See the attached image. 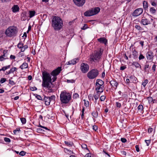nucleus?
<instances>
[{
	"mask_svg": "<svg viewBox=\"0 0 157 157\" xmlns=\"http://www.w3.org/2000/svg\"><path fill=\"white\" fill-rule=\"evenodd\" d=\"M105 99V97L104 96H102L100 97V99L101 101H104Z\"/></svg>",
	"mask_w": 157,
	"mask_h": 157,
	"instance_id": "nucleus-45",
	"label": "nucleus"
},
{
	"mask_svg": "<svg viewBox=\"0 0 157 157\" xmlns=\"http://www.w3.org/2000/svg\"><path fill=\"white\" fill-rule=\"evenodd\" d=\"M52 85H50L49 87H47L48 89V93H51V92H53V90L52 88V87H53V86L52 87Z\"/></svg>",
	"mask_w": 157,
	"mask_h": 157,
	"instance_id": "nucleus-32",
	"label": "nucleus"
},
{
	"mask_svg": "<svg viewBox=\"0 0 157 157\" xmlns=\"http://www.w3.org/2000/svg\"><path fill=\"white\" fill-rule=\"evenodd\" d=\"M28 67V63H24L20 67L22 70L27 68Z\"/></svg>",
	"mask_w": 157,
	"mask_h": 157,
	"instance_id": "nucleus-20",
	"label": "nucleus"
},
{
	"mask_svg": "<svg viewBox=\"0 0 157 157\" xmlns=\"http://www.w3.org/2000/svg\"><path fill=\"white\" fill-rule=\"evenodd\" d=\"M28 48V45H25L23 46L22 48L21 49V52H23L25 51V49H27Z\"/></svg>",
	"mask_w": 157,
	"mask_h": 157,
	"instance_id": "nucleus-34",
	"label": "nucleus"
},
{
	"mask_svg": "<svg viewBox=\"0 0 157 157\" xmlns=\"http://www.w3.org/2000/svg\"><path fill=\"white\" fill-rule=\"evenodd\" d=\"M150 11L152 14H155L156 13V10L154 7H152L150 9Z\"/></svg>",
	"mask_w": 157,
	"mask_h": 157,
	"instance_id": "nucleus-29",
	"label": "nucleus"
},
{
	"mask_svg": "<svg viewBox=\"0 0 157 157\" xmlns=\"http://www.w3.org/2000/svg\"><path fill=\"white\" fill-rule=\"evenodd\" d=\"M42 86L44 87H49L50 85H52V79L50 74L45 71L42 72Z\"/></svg>",
	"mask_w": 157,
	"mask_h": 157,
	"instance_id": "nucleus-1",
	"label": "nucleus"
},
{
	"mask_svg": "<svg viewBox=\"0 0 157 157\" xmlns=\"http://www.w3.org/2000/svg\"><path fill=\"white\" fill-rule=\"evenodd\" d=\"M101 86L98 85L95 88V90L97 91V92L101 93L103 91V89L101 87Z\"/></svg>",
	"mask_w": 157,
	"mask_h": 157,
	"instance_id": "nucleus-17",
	"label": "nucleus"
},
{
	"mask_svg": "<svg viewBox=\"0 0 157 157\" xmlns=\"http://www.w3.org/2000/svg\"><path fill=\"white\" fill-rule=\"evenodd\" d=\"M90 155L91 154L90 153H88L86 155L85 157H91V156Z\"/></svg>",
	"mask_w": 157,
	"mask_h": 157,
	"instance_id": "nucleus-64",
	"label": "nucleus"
},
{
	"mask_svg": "<svg viewBox=\"0 0 157 157\" xmlns=\"http://www.w3.org/2000/svg\"><path fill=\"white\" fill-rule=\"evenodd\" d=\"M100 10V9L99 7L92 8L85 12L84 15L86 16H90L97 14Z\"/></svg>",
	"mask_w": 157,
	"mask_h": 157,
	"instance_id": "nucleus-6",
	"label": "nucleus"
},
{
	"mask_svg": "<svg viewBox=\"0 0 157 157\" xmlns=\"http://www.w3.org/2000/svg\"><path fill=\"white\" fill-rule=\"evenodd\" d=\"M143 6L144 8L145 9H146L148 7V3L147 2L144 1L143 2Z\"/></svg>",
	"mask_w": 157,
	"mask_h": 157,
	"instance_id": "nucleus-23",
	"label": "nucleus"
},
{
	"mask_svg": "<svg viewBox=\"0 0 157 157\" xmlns=\"http://www.w3.org/2000/svg\"><path fill=\"white\" fill-rule=\"evenodd\" d=\"M10 65H9L7 66H6L3 67L2 68V71H5L6 70H7V69L10 68Z\"/></svg>",
	"mask_w": 157,
	"mask_h": 157,
	"instance_id": "nucleus-35",
	"label": "nucleus"
},
{
	"mask_svg": "<svg viewBox=\"0 0 157 157\" xmlns=\"http://www.w3.org/2000/svg\"><path fill=\"white\" fill-rule=\"evenodd\" d=\"M71 95L66 91H62L60 94V100L63 104H67L69 103L71 98Z\"/></svg>",
	"mask_w": 157,
	"mask_h": 157,
	"instance_id": "nucleus-3",
	"label": "nucleus"
},
{
	"mask_svg": "<svg viewBox=\"0 0 157 157\" xmlns=\"http://www.w3.org/2000/svg\"><path fill=\"white\" fill-rule=\"evenodd\" d=\"M153 19L152 18L151 19V21H149L145 17H143L141 20L140 23L143 25H147L151 23L152 22Z\"/></svg>",
	"mask_w": 157,
	"mask_h": 157,
	"instance_id": "nucleus-10",
	"label": "nucleus"
},
{
	"mask_svg": "<svg viewBox=\"0 0 157 157\" xmlns=\"http://www.w3.org/2000/svg\"><path fill=\"white\" fill-rule=\"evenodd\" d=\"M52 25L55 30H59L63 26L62 19L58 16H54L52 20Z\"/></svg>",
	"mask_w": 157,
	"mask_h": 157,
	"instance_id": "nucleus-2",
	"label": "nucleus"
},
{
	"mask_svg": "<svg viewBox=\"0 0 157 157\" xmlns=\"http://www.w3.org/2000/svg\"><path fill=\"white\" fill-rule=\"evenodd\" d=\"M82 148H84V149H86L88 150L87 147V145L85 144H82Z\"/></svg>",
	"mask_w": 157,
	"mask_h": 157,
	"instance_id": "nucleus-47",
	"label": "nucleus"
},
{
	"mask_svg": "<svg viewBox=\"0 0 157 157\" xmlns=\"http://www.w3.org/2000/svg\"><path fill=\"white\" fill-rule=\"evenodd\" d=\"M17 33V29L16 27L10 26L6 29L5 34L7 36L11 37L15 36Z\"/></svg>",
	"mask_w": 157,
	"mask_h": 157,
	"instance_id": "nucleus-5",
	"label": "nucleus"
},
{
	"mask_svg": "<svg viewBox=\"0 0 157 157\" xmlns=\"http://www.w3.org/2000/svg\"><path fill=\"white\" fill-rule=\"evenodd\" d=\"M132 65L135 66L136 67L138 68L140 66V65L137 62H134L132 63Z\"/></svg>",
	"mask_w": 157,
	"mask_h": 157,
	"instance_id": "nucleus-22",
	"label": "nucleus"
},
{
	"mask_svg": "<svg viewBox=\"0 0 157 157\" xmlns=\"http://www.w3.org/2000/svg\"><path fill=\"white\" fill-rule=\"evenodd\" d=\"M126 68V66H121L120 67V69L121 70H124Z\"/></svg>",
	"mask_w": 157,
	"mask_h": 157,
	"instance_id": "nucleus-61",
	"label": "nucleus"
},
{
	"mask_svg": "<svg viewBox=\"0 0 157 157\" xmlns=\"http://www.w3.org/2000/svg\"><path fill=\"white\" fill-rule=\"evenodd\" d=\"M21 120L23 124H25L26 122V120L25 118H21Z\"/></svg>",
	"mask_w": 157,
	"mask_h": 157,
	"instance_id": "nucleus-38",
	"label": "nucleus"
},
{
	"mask_svg": "<svg viewBox=\"0 0 157 157\" xmlns=\"http://www.w3.org/2000/svg\"><path fill=\"white\" fill-rule=\"evenodd\" d=\"M110 83L113 87H115L116 88L118 85V83L115 80H112L110 82Z\"/></svg>",
	"mask_w": 157,
	"mask_h": 157,
	"instance_id": "nucleus-18",
	"label": "nucleus"
},
{
	"mask_svg": "<svg viewBox=\"0 0 157 157\" xmlns=\"http://www.w3.org/2000/svg\"><path fill=\"white\" fill-rule=\"evenodd\" d=\"M36 98H37V99L38 100H42V97L39 95L36 94Z\"/></svg>",
	"mask_w": 157,
	"mask_h": 157,
	"instance_id": "nucleus-49",
	"label": "nucleus"
},
{
	"mask_svg": "<svg viewBox=\"0 0 157 157\" xmlns=\"http://www.w3.org/2000/svg\"><path fill=\"white\" fill-rule=\"evenodd\" d=\"M100 93H96L94 95V97L95 100H97L100 97Z\"/></svg>",
	"mask_w": 157,
	"mask_h": 157,
	"instance_id": "nucleus-25",
	"label": "nucleus"
},
{
	"mask_svg": "<svg viewBox=\"0 0 157 157\" xmlns=\"http://www.w3.org/2000/svg\"><path fill=\"white\" fill-rule=\"evenodd\" d=\"M17 69V68L15 67H14L13 68H11L10 70L8 72L7 74H10L11 73H13Z\"/></svg>",
	"mask_w": 157,
	"mask_h": 157,
	"instance_id": "nucleus-24",
	"label": "nucleus"
},
{
	"mask_svg": "<svg viewBox=\"0 0 157 157\" xmlns=\"http://www.w3.org/2000/svg\"><path fill=\"white\" fill-rule=\"evenodd\" d=\"M44 101L45 104L46 105H50V103L51 101L49 98L45 97L44 98Z\"/></svg>",
	"mask_w": 157,
	"mask_h": 157,
	"instance_id": "nucleus-16",
	"label": "nucleus"
},
{
	"mask_svg": "<svg viewBox=\"0 0 157 157\" xmlns=\"http://www.w3.org/2000/svg\"><path fill=\"white\" fill-rule=\"evenodd\" d=\"M121 141L123 143H125L126 142L127 140L126 139L124 138H121Z\"/></svg>",
	"mask_w": 157,
	"mask_h": 157,
	"instance_id": "nucleus-59",
	"label": "nucleus"
},
{
	"mask_svg": "<svg viewBox=\"0 0 157 157\" xmlns=\"http://www.w3.org/2000/svg\"><path fill=\"white\" fill-rule=\"evenodd\" d=\"M12 9L13 12L15 13L19 11V8L17 5H14L13 7H12Z\"/></svg>",
	"mask_w": 157,
	"mask_h": 157,
	"instance_id": "nucleus-19",
	"label": "nucleus"
},
{
	"mask_svg": "<svg viewBox=\"0 0 157 157\" xmlns=\"http://www.w3.org/2000/svg\"><path fill=\"white\" fill-rule=\"evenodd\" d=\"M116 105L117 107L120 108L121 106V104L118 102H116Z\"/></svg>",
	"mask_w": 157,
	"mask_h": 157,
	"instance_id": "nucleus-51",
	"label": "nucleus"
},
{
	"mask_svg": "<svg viewBox=\"0 0 157 157\" xmlns=\"http://www.w3.org/2000/svg\"><path fill=\"white\" fill-rule=\"evenodd\" d=\"M121 154L122 155L126 156V152L124 151H121Z\"/></svg>",
	"mask_w": 157,
	"mask_h": 157,
	"instance_id": "nucleus-56",
	"label": "nucleus"
},
{
	"mask_svg": "<svg viewBox=\"0 0 157 157\" xmlns=\"http://www.w3.org/2000/svg\"><path fill=\"white\" fill-rule=\"evenodd\" d=\"M135 28L138 29V30H140L141 29V28L139 25H136L135 26Z\"/></svg>",
	"mask_w": 157,
	"mask_h": 157,
	"instance_id": "nucleus-57",
	"label": "nucleus"
},
{
	"mask_svg": "<svg viewBox=\"0 0 157 157\" xmlns=\"http://www.w3.org/2000/svg\"><path fill=\"white\" fill-rule=\"evenodd\" d=\"M145 142L147 144V146H148L149 145L150 143L151 140H145Z\"/></svg>",
	"mask_w": 157,
	"mask_h": 157,
	"instance_id": "nucleus-52",
	"label": "nucleus"
},
{
	"mask_svg": "<svg viewBox=\"0 0 157 157\" xmlns=\"http://www.w3.org/2000/svg\"><path fill=\"white\" fill-rule=\"evenodd\" d=\"M25 153L26 152L25 151H21L19 153V154L20 155L23 156L25 155Z\"/></svg>",
	"mask_w": 157,
	"mask_h": 157,
	"instance_id": "nucleus-40",
	"label": "nucleus"
},
{
	"mask_svg": "<svg viewBox=\"0 0 157 157\" xmlns=\"http://www.w3.org/2000/svg\"><path fill=\"white\" fill-rule=\"evenodd\" d=\"M144 58H145L144 56H143V55L141 54H140V56H139V60H141V59H144Z\"/></svg>",
	"mask_w": 157,
	"mask_h": 157,
	"instance_id": "nucleus-50",
	"label": "nucleus"
},
{
	"mask_svg": "<svg viewBox=\"0 0 157 157\" xmlns=\"http://www.w3.org/2000/svg\"><path fill=\"white\" fill-rule=\"evenodd\" d=\"M153 129L152 128H148V133H151L153 131Z\"/></svg>",
	"mask_w": 157,
	"mask_h": 157,
	"instance_id": "nucleus-53",
	"label": "nucleus"
},
{
	"mask_svg": "<svg viewBox=\"0 0 157 157\" xmlns=\"http://www.w3.org/2000/svg\"><path fill=\"white\" fill-rule=\"evenodd\" d=\"M98 40L100 43L104 44L105 45H106L107 43V40L105 37H101L98 39Z\"/></svg>",
	"mask_w": 157,
	"mask_h": 157,
	"instance_id": "nucleus-15",
	"label": "nucleus"
},
{
	"mask_svg": "<svg viewBox=\"0 0 157 157\" xmlns=\"http://www.w3.org/2000/svg\"><path fill=\"white\" fill-rule=\"evenodd\" d=\"M135 147H136V151L137 152H139L140 150H139V146L137 145H136L135 146Z\"/></svg>",
	"mask_w": 157,
	"mask_h": 157,
	"instance_id": "nucleus-63",
	"label": "nucleus"
},
{
	"mask_svg": "<svg viewBox=\"0 0 157 157\" xmlns=\"http://www.w3.org/2000/svg\"><path fill=\"white\" fill-rule=\"evenodd\" d=\"M84 102V105H85L87 107L89 106V102L88 101H86L84 99L83 100Z\"/></svg>",
	"mask_w": 157,
	"mask_h": 157,
	"instance_id": "nucleus-37",
	"label": "nucleus"
},
{
	"mask_svg": "<svg viewBox=\"0 0 157 157\" xmlns=\"http://www.w3.org/2000/svg\"><path fill=\"white\" fill-rule=\"evenodd\" d=\"M75 4L77 6H82L85 3V0H73Z\"/></svg>",
	"mask_w": 157,
	"mask_h": 157,
	"instance_id": "nucleus-13",
	"label": "nucleus"
},
{
	"mask_svg": "<svg viewBox=\"0 0 157 157\" xmlns=\"http://www.w3.org/2000/svg\"><path fill=\"white\" fill-rule=\"evenodd\" d=\"M137 52L135 50H134L132 52V55L134 56V59H136V58H137Z\"/></svg>",
	"mask_w": 157,
	"mask_h": 157,
	"instance_id": "nucleus-28",
	"label": "nucleus"
},
{
	"mask_svg": "<svg viewBox=\"0 0 157 157\" xmlns=\"http://www.w3.org/2000/svg\"><path fill=\"white\" fill-rule=\"evenodd\" d=\"M99 74L98 71L96 69H93L87 73V77L90 79H93L96 77Z\"/></svg>",
	"mask_w": 157,
	"mask_h": 157,
	"instance_id": "nucleus-7",
	"label": "nucleus"
},
{
	"mask_svg": "<svg viewBox=\"0 0 157 157\" xmlns=\"http://www.w3.org/2000/svg\"><path fill=\"white\" fill-rule=\"evenodd\" d=\"M92 114L93 117L96 118L98 117V113L97 111H94L92 113Z\"/></svg>",
	"mask_w": 157,
	"mask_h": 157,
	"instance_id": "nucleus-27",
	"label": "nucleus"
},
{
	"mask_svg": "<svg viewBox=\"0 0 157 157\" xmlns=\"http://www.w3.org/2000/svg\"><path fill=\"white\" fill-rule=\"evenodd\" d=\"M138 109L140 111H141L143 109V106L142 105H140L138 107Z\"/></svg>",
	"mask_w": 157,
	"mask_h": 157,
	"instance_id": "nucleus-33",
	"label": "nucleus"
},
{
	"mask_svg": "<svg viewBox=\"0 0 157 157\" xmlns=\"http://www.w3.org/2000/svg\"><path fill=\"white\" fill-rule=\"evenodd\" d=\"M49 99H50V101L54 102L55 99V96L54 95H52L50 97H49Z\"/></svg>",
	"mask_w": 157,
	"mask_h": 157,
	"instance_id": "nucleus-30",
	"label": "nucleus"
},
{
	"mask_svg": "<svg viewBox=\"0 0 157 157\" xmlns=\"http://www.w3.org/2000/svg\"><path fill=\"white\" fill-rule=\"evenodd\" d=\"M9 83L12 85H14L15 84L13 81L11 80V79L9 80Z\"/></svg>",
	"mask_w": 157,
	"mask_h": 157,
	"instance_id": "nucleus-41",
	"label": "nucleus"
},
{
	"mask_svg": "<svg viewBox=\"0 0 157 157\" xmlns=\"http://www.w3.org/2000/svg\"><path fill=\"white\" fill-rule=\"evenodd\" d=\"M6 59V58L3 57L2 56H0V61H2L3 60H4L5 59Z\"/></svg>",
	"mask_w": 157,
	"mask_h": 157,
	"instance_id": "nucleus-58",
	"label": "nucleus"
},
{
	"mask_svg": "<svg viewBox=\"0 0 157 157\" xmlns=\"http://www.w3.org/2000/svg\"><path fill=\"white\" fill-rule=\"evenodd\" d=\"M78 58L74 59L72 60L66 62L65 65H74L78 61Z\"/></svg>",
	"mask_w": 157,
	"mask_h": 157,
	"instance_id": "nucleus-14",
	"label": "nucleus"
},
{
	"mask_svg": "<svg viewBox=\"0 0 157 157\" xmlns=\"http://www.w3.org/2000/svg\"><path fill=\"white\" fill-rule=\"evenodd\" d=\"M156 65L155 64H154L152 67V70L154 71H155L156 69Z\"/></svg>",
	"mask_w": 157,
	"mask_h": 157,
	"instance_id": "nucleus-60",
	"label": "nucleus"
},
{
	"mask_svg": "<svg viewBox=\"0 0 157 157\" xmlns=\"http://www.w3.org/2000/svg\"><path fill=\"white\" fill-rule=\"evenodd\" d=\"M148 81L147 79H145L144 80V82L142 83V85L144 87H145L146 84L148 83Z\"/></svg>",
	"mask_w": 157,
	"mask_h": 157,
	"instance_id": "nucleus-31",
	"label": "nucleus"
},
{
	"mask_svg": "<svg viewBox=\"0 0 157 157\" xmlns=\"http://www.w3.org/2000/svg\"><path fill=\"white\" fill-rule=\"evenodd\" d=\"M37 89L36 87H32L30 88V90L32 91H34L37 90Z\"/></svg>",
	"mask_w": 157,
	"mask_h": 157,
	"instance_id": "nucleus-62",
	"label": "nucleus"
},
{
	"mask_svg": "<svg viewBox=\"0 0 157 157\" xmlns=\"http://www.w3.org/2000/svg\"><path fill=\"white\" fill-rule=\"evenodd\" d=\"M4 140L6 142H10L11 141L10 140L9 138L7 137L4 138Z\"/></svg>",
	"mask_w": 157,
	"mask_h": 157,
	"instance_id": "nucleus-44",
	"label": "nucleus"
},
{
	"mask_svg": "<svg viewBox=\"0 0 157 157\" xmlns=\"http://www.w3.org/2000/svg\"><path fill=\"white\" fill-rule=\"evenodd\" d=\"M89 66L88 65L85 63H82L81 64L80 69L82 73H86L89 70Z\"/></svg>",
	"mask_w": 157,
	"mask_h": 157,
	"instance_id": "nucleus-9",
	"label": "nucleus"
},
{
	"mask_svg": "<svg viewBox=\"0 0 157 157\" xmlns=\"http://www.w3.org/2000/svg\"><path fill=\"white\" fill-rule=\"evenodd\" d=\"M143 12V10L142 8H140L136 10L132 13V16L134 17H136L140 15Z\"/></svg>",
	"mask_w": 157,
	"mask_h": 157,
	"instance_id": "nucleus-11",
	"label": "nucleus"
},
{
	"mask_svg": "<svg viewBox=\"0 0 157 157\" xmlns=\"http://www.w3.org/2000/svg\"><path fill=\"white\" fill-rule=\"evenodd\" d=\"M6 81V79L4 78H2L0 80V82L2 83Z\"/></svg>",
	"mask_w": 157,
	"mask_h": 157,
	"instance_id": "nucleus-46",
	"label": "nucleus"
},
{
	"mask_svg": "<svg viewBox=\"0 0 157 157\" xmlns=\"http://www.w3.org/2000/svg\"><path fill=\"white\" fill-rule=\"evenodd\" d=\"M65 143L66 144L67 146L70 147L72 146V144L70 142L67 141H65Z\"/></svg>",
	"mask_w": 157,
	"mask_h": 157,
	"instance_id": "nucleus-42",
	"label": "nucleus"
},
{
	"mask_svg": "<svg viewBox=\"0 0 157 157\" xmlns=\"http://www.w3.org/2000/svg\"><path fill=\"white\" fill-rule=\"evenodd\" d=\"M35 11H29V17L31 18L35 15Z\"/></svg>",
	"mask_w": 157,
	"mask_h": 157,
	"instance_id": "nucleus-26",
	"label": "nucleus"
},
{
	"mask_svg": "<svg viewBox=\"0 0 157 157\" xmlns=\"http://www.w3.org/2000/svg\"><path fill=\"white\" fill-rule=\"evenodd\" d=\"M23 45V44L22 43H19L17 45V47L21 49Z\"/></svg>",
	"mask_w": 157,
	"mask_h": 157,
	"instance_id": "nucleus-39",
	"label": "nucleus"
},
{
	"mask_svg": "<svg viewBox=\"0 0 157 157\" xmlns=\"http://www.w3.org/2000/svg\"><path fill=\"white\" fill-rule=\"evenodd\" d=\"M102 51L101 48L98 51L95 52L90 56L89 60L90 62H98L101 59Z\"/></svg>",
	"mask_w": 157,
	"mask_h": 157,
	"instance_id": "nucleus-4",
	"label": "nucleus"
},
{
	"mask_svg": "<svg viewBox=\"0 0 157 157\" xmlns=\"http://www.w3.org/2000/svg\"><path fill=\"white\" fill-rule=\"evenodd\" d=\"M79 97V95L77 93H75L73 95V98H77Z\"/></svg>",
	"mask_w": 157,
	"mask_h": 157,
	"instance_id": "nucleus-43",
	"label": "nucleus"
},
{
	"mask_svg": "<svg viewBox=\"0 0 157 157\" xmlns=\"http://www.w3.org/2000/svg\"><path fill=\"white\" fill-rule=\"evenodd\" d=\"M87 28V25L86 24H84V26L82 28V30H85Z\"/></svg>",
	"mask_w": 157,
	"mask_h": 157,
	"instance_id": "nucleus-54",
	"label": "nucleus"
},
{
	"mask_svg": "<svg viewBox=\"0 0 157 157\" xmlns=\"http://www.w3.org/2000/svg\"><path fill=\"white\" fill-rule=\"evenodd\" d=\"M61 70V67H59L51 72V74L53 77L52 78L53 82L56 80L57 78L56 76L60 72Z\"/></svg>",
	"mask_w": 157,
	"mask_h": 157,
	"instance_id": "nucleus-8",
	"label": "nucleus"
},
{
	"mask_svg": "<svg viewBox=\"0 0 157 157\" xmlns=\"http://www.w3.org/2000/svg\"><path fill=\"white\" fill-rule=\"evenodd\" d=\"M147 99L148 100V101L149 103H151L153 101V99L151 97H149L147 98Z\"/></svg>",
	"mask_w": 157,
	"mask_h": 157,
	"instance_id": "nucleus-36",
	"label": "nucleus"
},
{
	"mask_svg": "<svg viewBox=\"0 0 157 157\" xmlns=\"http://www.w3.org/2000/svg\"><path fill=\"white\" fill-rule=\"evenodd\" d=\"M146 57L148 60L152 61L154 57L153 52L150 51L147 52L146 54Z\"/></svg>",
	"mask_w": 157,
	"mask_h": 157,
	"instance_id": "nucleus-12",
	"label": "nucleus"
},
{
	"mask_svg": "<svg viewBox=\"0 0 157 157\" xmlns=\"http://www.w3.org/2000/svg\"><path fill=\"white\" fill-rule=\"evenodd\" d=\"M104 82L101 80H98L96 83V85L97 86L98 85L102 86L104 84Z\"/></svg>",
	"mask_w": 157,
	"mask_h": 157,
	"instance_id": "nucleus-21",
	"label": "nucleus"
},
{
	"mask_svg": "<svg viewBox=\"0 0 157 157\" xmlns=\"http://www.w3.org/2000/svg\"><path fill=\"white\" fill-rule=\"evenodd\" d=\"M149 67V65L147 64V62L146 63L145 65L144 66V69L146 71L147 68H148Z\"/></svg>",
	"mask_w": 157,
	"mask_h": 157,
	"instance_id": "nucleus-48",
	"label": "nucleus"
},
{
	"mask_svg": "<svg viewBox=\"0 0 157 157\" xmlns=\"http://www.w3.org/2000/svg\"><path fill=\"white\" fill-rule=\"evenodd\" d=\"M20 131V130L19 128H17L13 131V132L15 134H16L17 132H19Z\"/></svg>",
	"mask_w": 157,
	"mask_h": 157,
	"instance_id": "nucleus-55",
	"label": "nucleus"
}]
</instances>
